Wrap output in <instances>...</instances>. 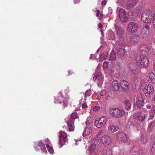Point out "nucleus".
Listing matches in <instances>:
<instances>
[{"mask_svg":"<svg viewBox=\"0 0 155 155\" xmlns=\"http://www.w3.org/2000/svg\"><path fill=\"white\" fill-rule=\"evenodd\" d=\"M98 28H101L103 27V25L100 23H99L98 24Z\"/></svg>","mask_w":155,"mask_h":155,"instance_id":"50","label":"nucleus"},{"mask_svg":"<svg viewBox=\"0 0 155 155\" xmlns=\"http://www.w3.org/2000/svg\"><path fill=\"white\" fill-rule=\"evenodd\" d=\"M117 118H120L123 116L125 114V111L122 109L117 108Z\"/></svg>","mask_w":155,"mask_h":155,"instance_id":"28","label":"nucleus"},{"mask_svg":"<svg viewBox=\"0 0 155 155\" xmlns=\"http://www.w3.org/2000/svg\"><path fill=\"white\" fill-rule=\"evenodd\" d=\"M82 108L83 109H84L85 110H86V108H88V106L85 103H84L83 104H82Z\"/></svg>","mask_w":155,"mask_h":155,"instance_id":"42","label":"nucleus"},{"mask_svg":"<svg viewBox=\"0 0 155 155\" xmlns=\"http://www.w3.org/2000/svg\"><path fill=\"white\" fill-rule=\"evenodd\" d=\"M96 56L94 54H91V56L90 58V59H96Z\"/></svg>","mask_w":155,"mask_h":155,"instance_id":"45","label":"nucleus"},{"mask_svg":"<svg viewBox=\"0 0 155 155\" xmlns=\"http://www.w3.org/2000/svg\"><path fill=\"white\" fill-rule=\"evenodd\" d=\"M116 52L114 51H112L110 55V60H114L116 58Z\"/></svg>","mask_w":155,"mask_h":155,"instance_id":"32","label":"nucleus"},{"mask_svg":"<svg viewBox=\"0 0 155 155\" xmlns=\"http://www.w3.org/2000/svg\"><path fill=\"white\" fill-rule=\"evenodd\" d=\"M153 23L154 28H155V13L154 14L153 17Z\"/></svg>","mask_w":155,"mask_h":155,"instance_id":"43","label":"nucleus"},{"mask_svg":"<svg viewBox=\"0 0 155 155\" xmlns=\"http://www.w3.org/2000/svg\"><path fill=\"white\" fill-rule=\"evenodd\" d=\"M120 88V86L118 81L114 80L112 83V89L115 91H117Z\"/></svg>","mask_w":155,"mask_h":155,"instance_id":"19","label":"nucleus"},{"mask_svg":"<svg viewBox=\"0 0 155 155\" xmlns=\"http://www.w3.org/2000/svg\"><path fill=\"white\" fill-rule=\"evenodd\" d=\"M120 86L124 90H126L128 88V83L126 81L122 80L120 81Z\"/></svg>","mask_w":155,"mask_h":155,"instance_id":"22","label":"nucleus"},{"mask_svg":"<svg viewBox=\"0 0 155 155\" xmlns=\"http://www.w3.org/2000/svg\"><path fill=\"white\" fill-rule=\"evenodd\" d=\"M68 73L69 74L71 75L73 73V72H72V71L69 70L68 71Z\"/></svg>","mask_w":155,"mask_h":155,"instance_id":"52","label":"nucleus"},{"mask_svg":"<svg viewBox=\"0 0 155 155\" xmlns=\"http://www.w3.org/2000/svg\"><path fill=\"white\" fill-rule=\"evenodd\" d=\"M145 96L148 98L150 97L154 91V87L151 84L146 85L144 89Z\"/></svg>","mask_w":155,"mask_h":155,"instance_id":"6","label":"nucleus"},{"mask_svg":"<svg viewBox=\"0 0 155 155\" xmlns=\"http://www.w3.org/2000/svg\"><path fill=\"white\" fill-rule=\"evenodd\" d=\"M96 146L95 144H92L88 147L87 150V153L88 155H95L94 151Z\"/></svg>","mask_w":155,"mask_h":155,"instance_id":"17","label":"nucleus"},{"mask_svg":"<svg viewBox=\"0 0 155 155\" xmlns=\"http://www.w3.org/2000/svg\"><path fill=\"white\" fill-rule=\"evenodd\" d=\"M100 13V11L98 10H97V13L96 14V16L97 17H98L99 14Z\"/></svg>","mask_w":155,"mask_h":155,"instance_id":"49","label":"nucleus"},{"mask_svg":"<svg viewBox=\"0 0 155 155\" xmlns=\"http://www.w3.org/2000/svg\"><path fill=\"white\" fill-rule=\"evenodd\" d=\"M118 56L121 57L124 56L125 53V51L124 48H120L117 50Z\"/></svg>","mask_w":155,"mask_h":155,"instance_id":"30","label":"nucleus"},{"mask_svg":"<svg viewBox=\"0 0 155 155\" xmlns=\"http://www.w3.org/2000/svg\"><path fill=\"white\" fill-rule=\"evenodd\" d=\"M100 31H101V32H102V29H100Z\"/></svg>","mask_w":155,"mask_h":155,"instance_id":"61","label":"nucleus"},{"mask_svg":"<svg viewBox=\"0 0 155 155\" xmlns=\"http://www.w3.org/2000/svg\"><path fill=\"white\" fill-rule=\"evenodd\" d=\"M139 49L140 51H145L147 52L149 51L148 49L147 48L146 46L144 45H141L140 48Z\"/></svg>","mask_w":155,"mask_h":155,"instance_id":"34","label":"nucleus"},{"mask_svg":"<svg viewBox=\"0 0 155 155\" xmlns=\"http://www.w3.org/2000/svg\"><path fill=\"white\" fill-rule=\"evenodd\" d=\"M147 30L145 28H142L141 30L140 36L142 38H146L147 35Z\"/></svg>","mask_w":155,"mask_h":155,"instance_id":"29","label":"nucleus"},{"mask_svg":"<svg viewBox=\"0 0 155 155\" xmlns=\"http://www.w3.org/2000/svg\"><path fill=\"white\" fill-rule=\"evenodd\" d=\"M141 142L142 143H146V141H147V140H146V138H144V139L143 138V139H141Z\"/></svg>","mask_w":155,"mask_h":155,"instance_id":"44","label":"nucleus"},{"mask_svg":"<svg viewBox=\"0 0 155 155\" xmlns=\"http://www.w3.org/2000/svg\"><path fill=\"white\" fill-rule=\"evenodd\" d=\"M108 120V118L106 117H101L98 120L95 121L94 125L98 128L102 127L105 125Z\"/></svg>","mask_w":155,"mask_h":155,"instance_id":"7","label":"nucleus"},{"mask_svg":"<svg viewBox=\"0 0 155 155\" xmlns=\"http://www.w3.org/2000/svg\"><path fill=\"white\" fill-rule=\"evenodd\" d=\"M135 61L136 65L140 68H146L148 65V60L147 57L143 55L137 57Z\"/></svg>","mask_w":155,"mask_h":155,"instance_id":"2","label":"nucleus"},{"mask_svg":"<svg viewBox=\"0 0 155 155\" xmlns=\"http://www.w3.org/2000/svg\"><path fill=\"white\" fill-rule=\"evenodd\" d=\"M153 54L155 55V49H153Z\"/></svg>","mask_w":155,"mask_h":155,"instance_id":"55","label":"nucleus"},{"mask_svg":"<svg viewBox=\"0 0 155 155\" xmlns=\"http://www.w3.org/2000/svg\"><path fill=\"white\" fill-rule=\"evenodd\" d=\"M133 117L134 119L142 122L144 120L145 117V114L143 112H139L134 114Z\"/></svg>","mask_w":155,"mask_h":155,"instance_id":"12","label":"nucleus"},{"mask_svg":"<svg viewBox=\"0 0 155 155\" xmlns=\"http://www.w3.org/2000/svg\"><path fill=\"white\" fill-rule=\"evenodd\" d=\"M67 123L68 126L70 131H73L74 129V122L71 120H67L66 121Z\"/></svg>","mask_w":155,"mask_h":155,"instance_id":"21","label":"nucleus"},{"mask_svg":"<svg viewBox=\"0 0 155 155\" xmlns=\"http://www.w3.org/2000/svg\"><path fill=\"white\" fill-rule=\"evenodd\" d=\"M46 142H46H45V145L48 149V151L50 154H53L54 153V151L53 147H50V146L51 145V143L48 138H47Z\"/></svg>","mask_w":155,"mask_h":155,"instance_id":"23","label":"nucleus"},{"mask_svg":"<svg viewBox=\"0 0 155 155\" xmlns=\"http://www.w3.org/2000/svg\"><path fill=\"white\" fill-rule=\"evenodd\" d=\"M108 54L107 53L101 55L100 57L99 60L100 61H102L103 60L105 59L107 57Z\"/></svg>","mask_w":155,"mask_h":155,"instance_id":"36","label":"nucleus"},{"mask_svg":"<svg viewBox=\"0 0 155 155\" xmlns=\"http://www.w3.org/2000/svg\"><path fill=\"white\" fill-rule=\"evenodd\" d=\"M75 141H76V142H75V144H76V145H77L78 144V143H77V141H76L75 140Z\"/></svg>","mask_w":155,"mask_h":155,"instance_id":"58","label":"nucleus"},{"mask_svg":"<svg viewBox=\"0 0 155 155\" xmlns=\"http://www.w3.org/2000/svg\"><path fill=\"white\" fill-rule=\"evenodd\" d=\"M122 0V4L126 8L131 9L134 7L138 0Z\"/></svg>","mask_w":155,"mask_h":155,"instance_id":"5","label":"nucleus"},{"mask_svg":"<svg viewBox=\"0 0 155 155\" xmlns=\"http://www.w3.org/2000/svg\"><path fill=\"white\" fill-rule=\"evenodd\" d=\"M151 152L152 154H154L155 153V141L151 149Z\"/></svg>","mask_w":155,"mask_h":155,"instance_id":"39","label":"nucleus"},{"mask_svg":"<svg viewBox=\"0 0 155 155\" xmlns=\"http://www.w3.org/2000/svg\"><path fill=\"white\" fill-rule=\"evenodd\" d=\"M101 0H98V4H99L100 3H101Z\"/></svg>","mask_w":155,"mask_h":155,"instance_id":"57","label":"nucleus"},{"mask_svg":"<svg viewBox=\"0 0 155 155\" xmlns=\"http://www.w3.org/2000/svg\"><path fill=\"white\" fill-rule=\"evenodd\" d=\"M112 139L110 137L107 135H105L101 137V142L104 144H109L112 142Z\"/></svg>","mask_w":155,"mask_h":155,"instance_id":"14","label":"nucleus"},{"mask_svg":"<svg viewBox=\"0 0 155 155\" xmlns=\"http://www.w3.org/2000/svg\"><path fill=\"white\" fill-rule=\"evenodd\" d=\"M155 114V106L153 104L152 107L149 111V119H152Z\"/></svg>","mask_w":155,"mask_h":155,"instance_id":"24","label":"nucleus"},{"mask_svg":"<svg viewBox=\"0 0 155 155\" xmlns=\"http://www.w3.org/2000/svg\"><path fill=\"white\" fill-rule=\"evenodd\" d=\"M47 139L45 140H40L38 141H36L35 143V150L39 151L41 150L42 153L44 154H46L47 151L46 150L45 144V142L47 143Z\"/></svg>","mask_w":155,"mask_h":155,"instance_id":"4","label":"nucleus"},{"mask_svg":"<svg viewBox=\"0 0 155 155\" xmlns=\"http://www.w3.org/2000/svg\"><path fill=\"white\" fill-rule=\"evenodd\" d=\"M98 97L101 99H103L105 100H108L110 97L108 92H107L105 91H103L101 92Z\"/></svg>","mask_w":155,"mask_h":155,"instance_id":"16","label":"nucleus"},{"mask_svg":"<svg viewBox=\"0 0 155 155\" xmlns=\"http://www.w3.org/2000/svg\"><path fill=\"white\" fill-rule=\"evenodd\" d=\"M117 108L110 109L109 110L110 114L112 117L117 118Z\"/></svg>","mask_w":155,"mask_h":155,"instance_id":"25","label":"nucleus"},{"mask_svg":"<svg viewBox=\"0 0 155 155\" xmlns=\"http://www.w3.org/2000/svg\"><path fill=\"white\" fill-rule=\"evenodd\" d=\"M119 130L118 126L112 124L110 125L108 128V131L111 133H113Z\"/></svg>","mask_w":155,"mask_h":155,"instance_id":"20","label":"nucleus"},{"mask_svg":"<svg viewBox=\"0 0 155 155\" xmlns=\"http://www.w3.org/2000/svg\"><path fill=\"white\" fill-rule=\"evenodd\" d=\"M107 2L106 0H104L102 2L101 4L103 5H105L106 3Z\"/></svg>","mask_w":155,"mask_h":155,"instance_id":"48","label":"nucleus"},{"mask_svg":"<svg viewBox=\"0 0 155 155\" xmlns=\"http://www.w3.org/2000/svg\"><path fill=\"white\" fill-rule=\"evenodd\" d=\"M139 37L138 35H134L132 36V41L134 43L137 42L139 40Z\"/></svg>","mask_w":155,"mask_h":155,"instance_id":"33","label":"nucleus"},{"mask_svg":"<svg viewBox=\"0 0 155 155\" xmlns=\"http://www.w3.org/2000/svg\"><path fill=\"white\" fill-rule=\"evenodd\" d=\"M60 141L59 143L60 147H62L63 145L61 144V141L63 142H67L68 139L67 138V134L64 131H61L59 132Z\"/></svg>","mask_w":155,"mask_h":155,"instance_id":"11","label":"nucleus"},{"mask_svg":"<svg viewBox=\"0 0 155 155\" xmlns=\"http://www.w3.org/2000/svg\"><path fill=\"white\" fill-rule=\"evenodd\" d=\"M154 125V123L153 122H151L148 125V130L149 131H150L152 128L153 127Z\"/></svg>","mask_w":155,"mask_h":155,"instance_id":"38","label":"nucleus"},{"mask_svg":"<svg viewBox=\"0 0 155 155\" xmlns=\"http://www.w3.org/2000/svg\"><path fill=\"white\" fill-rule=\"evenodd\" d=\"M78 117V115L77 114L74 113H72L71 116L69 117H68V118L69 119V120H73L76 118Z\"/></svg>","mask_w":155,"mask_h":155,"instance_id":"35","label":"nucleus"},{"mask_svg":"<svg viewBox=\"0 0 155 155\" xmlns=\"http://www.w3.org/2000/svg\"><path fill=\"white\" fill-rule=\"evenodd\" d=\"M116 30L117 34L118 35L120 36L123 33V28L118 25H115Z\"/></svg>","mask_w":155,"mask_h":155,"instance_id":"27","label":"nucleus"},{"mask_svg":"<svg viewBox=\"0 0 155 155\" xmlns=\"http://www.w3.org/2000/svg\"><path fill=\"white\" fill-rule=\"evenodd\" d=\"M84 144L85 145H86L87 144V143H86V142H85V143H84Z\"/></svg>","mask_w":155,"mask_h":155,"instance_id":"60","label":"nucleus"},{"mask_svg":"<svg viewBox=\"0 0 155 155\" xmlns=\"http://www.w3.org/2000/svg\"><path fill=\"white\" fill-rule=\"evenodd\" d=\"M74 4H76L79 2V0H74Z\"/></svg>","mask_w":155,"mask_h":155,"instance_id":"51","label":"nucleus"},{"mask_svg":"<svg viewBox=\"0 0 155 155\" xmlns=\"http://www.w3.org/2000/svg\"><path fill=\"white\" fill-rule=\"evenodd\" d=\"M134 126L137 127V130L139 129V128L140 127V126L139 123H134Z\"/></svg>","mask_w":155,"mask_h":155,"instance_id":"41","label":"nucleus"},{"mask_svg":"<svg viewBox=\"0 0 155 155\" xmlns=\"http://www.w3.org/2000/svg\"><path fill=\"white\" fill-rule=\"evenodd\" d=\"M99 15H100V16H101V17H102L103 16V14L102 13H100L99 14Z\"/></svg>","mask_w":155,"mask_h":155,"instance_id":"56","label":"nucleus"},{"mask_svg":"<svg viewBox=\"0 0 155 155\" xmlns=\"http://www.w3.org/2000/svg\"><path fill=\"white\" fill-rule=\"evenodd\" d=\"M104 77L101 74V72H99L97 75H95L93 78V80L94 81H96L97 85L99 87H101L103 81Z\"/></svg>","mask_w":155,"mask_h":155,"instance_id":"9","label":"nucleus"},{"mask_svg":"<svg viewBox=\"0 0 155 155\" xmlns=\"http://www.w3.org/2000/svg\"><path fill=\"white\" fill-rule=\"evenodd\" d=\"M93 110L95 112L98 111L100 110V107L98 106H95L94 107Z\"/></svg>","mask_w":155,"mask_h":155,"instance_id":"40","label":"nucleus"},{"mask_svg":"<svg viewBox=\"0 0 155 155\" xmlns=\"http://www.w3.org/2000/svg\"><path fill=\"white\" fill-rule=\"evenodd\" d=\"M69 99L68 96L66 94H64L61 92H60L57 96L55 97L54 103L62 104V108H64L67 105Z\"/></svg>","mask_w":155,"mask_h":155,"instance_id":"1","label":"nucleus"},{"mask_svg":"<svg viewBox=\"0 0 155 155\" xmlns=\"http://www.w3.org/2000/svg\"><path fill=\"white\" fill-rule=\"evenodd\" d=\"M88 123H89V121L87 120L86 121V124L87 126L88 125V124H89Z\"/></svg>","mask_w":155,"mask_h":155,"instance_id":"53","label":"nucleus"},{"mask_svg":"<svg viewBox=\"0 0 155 155\" xmlns=\"http://www.w3.org/2000/svg\"><path fill=\"white\" fill-rule=\"evenodd\" d=\"M153 69L155 71V62L153 63Z\"/></svg>","mask_w":155,"mask_h":155,"instance_id":"54","label":"nucleus"},{"mask_svg":"<svg viewBox=\"0 0 155 155\" xmlns=\"http://www.w3.org/2000/svg\"><path fill=\"white\" fill-rule=\"evenodd\" d=\"M92 127L91 126L86 127L85 129L83 135L85 138H90L91 136Z\"/></svg>","mask_w":155,"mask_h":155,"instance_id":"15","label":"nucleus"},{"mask_svg":"<svg viewBox=\"0 0 155 155\" xmlns=\"http://www.w3.org/2000/svg\"><path fill=\"white\" fill-rule=\"evenodd\" d=\"M153 13L152 11L149 9L144 10L142 13L141 20L146 23H150L152 19Z\"/></svg>","mask_w":155,"mask_h":155,"instance_id":"3","label":"nucleus"},{"mask_svg":"<svg viewBox=\"0 0 155 155\" xmlns=\"http://www.w3.org/2000/svg\"><path fill=\"white\" fill-rule=\"evenodd\" d=\"M109 63L107 61L105 62L103 64V67L104 68L108 70L110 69V67L109 66Z\"/></svg>","mask_w":155,"mask_h":155,"instance_id":"37","label":"nucleus"},{"mask_svg":"<svg viewBox=\"0 0 155 155\" xmlns=\"http://www.w3.org/2000/svg\"><path fill=\"white\" fill-rule=\"evenodd\" d=\"M128 14L125 10L120 8L119 11V17L120 21L122 23L126 22L128 19Z\"/></svg>","mask_w":155,"mask_h":155,"instance_id":"8","label":"nucleus"},{"mask_svg":"<svg viewBox=\"0 0 155 155\" xmlns=\"http://www.w3.org/2000/svg\"><path fill=\"white\" fill-rule=\"evenodd\" d=\"M138 29L137 24L133 22H130L127 25V31L130 33H133L137 31Z\"/></svg>","mask_w":155,"mask_h":155,"instance_id":"10","label":"nucleus"},{"mask_svg":"<svg viewBox=\"0 0 155 155\" xmlns=\"http://www.w3.org/2000/svg\"><path fill=\"white\" fill-rule=\"evenodd\" d=\"M99 49H98V50L97 51V52H96V53H98V51H99Z\"/></svg>","mask_w":155,"mask_h":155,"instance_id":"59","label":"nucleus"},{"mask_svg":"<svg viewBox=\"0 0 155 155\" xmlns=\"http://www.w3.org/2000/svg\"><path fill=\"white\" fill-rule=\"evenodd\" d=\"M117 139L118 141H121L124 143L127 141V137L126 134L123 132L118 133L117 136Z\"/></svg>","mask_w":155,"mask_h":155,"instance_id":"13","label":"nucleus"},{"mask_svg":"<svg viewBox=\"0 0 155 155\" xmlns=\"http://www.w3.org/2000/svg\"><path fill=\"white\" fill-rule=\"evenodd\" d=\"M149 81L153 83L155 82V75L153 72H150L149 74Z\"/></svg>","mask_w":155,"mask_h":155,"instance_id":"31","label":"nucleus"},{"mask_svg":"<svg viewBox=\"0 0 155 155\" xmlns=\"http://www.w3.org/2000/svg\"><path fill=\"white\" fill-rule=\"evenodd\" d=\"M146 107L147 108H148V109H150L151 108V106L150 104H148L147 105Z\"/></svg>","mask_w":155,"mask_h":155,"instance_id":"47","label":"nucleus"},{"mask_svg":"<svg viewBox=\"0 0 155 155\" xmlns=\"http://www.w3.org/2000/svg\"><path fill=\"white\" fill-rule=\"evenodd\" d=\"M124 105L125 109L127 110H129L131 108V104L130 102L128 100H127L124 101Z\"/></svg>","mask_w":155,"mask_h":155,"instance_id":"26","label":"nucleus"},{"mask_svg":"<svg viewBox=\"0 0 155 155\" xmlns=\"http://www.w3.org/2000/svg\"><path fill=\"white\" fill-rule=\"evenodd\" d=\"M136 104L137 107L140 108L143 105V101L141 95L140 94L137 97Z\"/></svg>","mask_w":155,"mask_h":155,"instance_id":"18","label":"nucleus"},{"mask_svg":"<svg viewBox=\"0 0 155 155\" xmlns=\"http://www.w3.org/2000/svg\"><path fill=\"white\" fill-rule=\"evenodd\" d=\"M150 26L148 25H145V27L143 28H145V29L147 31L149 30V29L150 28Z\"/></svg>","mask_w":155,"mask_h":155,"instance_id":"46","label":"nucleus"}]
</instances>
